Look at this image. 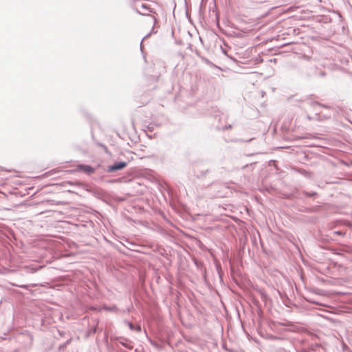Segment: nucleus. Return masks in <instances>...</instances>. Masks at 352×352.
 <instances>
[{
    "instance_id": "f257e3e1",
    "label": "nucleus",
    "mask_w": 352,
    "mask_h": 352,
    "mask_svg": "<svg viewBox=\"0 0 352 352\" xmlns=\"http://www.w3.org/2000/svg\"><path fill=\"white\" fill-rule=\"evenodd\" d=\"M126 166V162H119V163H117V164L111 166V167H109V170L115 171L117 170H120V169L125 168Z\"/></svg>"
},
{
    "instance_id": "f03ea898",
    "label": "nucleus",
    "mask_w": 352,
    "mask_h": 352,
    "mask_svg": "<svg viewBox=\"0 0 352 352\" xmlns=\"http://www.w3.org/2000/svg\"><path fill=\"white\" fill-rule=\"evenodd\" d=\"M78 168L88 174H91L94 172V168L88 165H80L78 166Z\"/></svg>"
},
{
    "instance_id": "7ed1b4c3",
    "label": "nucleus",
    "mask_w": 352,
    "mask_h": 352,
    "mask_svg": "<svg viewBox=\"0 0 352 352\" xmlns=\"http://www.w3.org/2000/svg\"><path fill=\"white\" fill-rule=\"evenodd\" d=\"M141 8L144 10H148V11H150L149 10V8L148 7V6L146 4V3H142L141 5Z\"/></svg>"
},
{
    "instance_id": "20e7f679",
    "label": "nucleus",
    "mask_w": 352,
    "mask_h": 352,
    "mask_svg": "<svg viewBox=\"0 0 352 352\" xmlns=\"http://www.w3.org/2000/svg\"><path fill=\"white\" fill-rule=\"evenodd\" d=\"M152 20H153V25H155L156 23V21H157V19L155 18V17H152Z\"/></svg>"
},
{
    "instance_id": "39448f33",
    "label": "nucleus",
    "mask_w": 352,
    "mask_h": 352,
    "mask_svg": "<svg viewBox=\"0 0 352 352\" xmlns=\"http://www.w3.org/2000/svg\"><path fill=\"white\" fill-rule=\"evenodd\" d=\"M284 44L290 45V44H295V43H294V42H287V43H285Z\"/></svg>"
},
{
    "instance_id": "423d86ee",
    "label": "nucleus",
    "mask_w": 352,
    "mask_h": 352,
    "mask_svg": "<svg viewBox=\"0 0 352 352\" xmlns=\"http://www.w3.org/2000/svg\"><path fill=\"white\" fill-rule=\"evenodd\" d=\"M146 37V36H145L144 38H143L140 41V44H143L144 40V38H145Z\"/></svg>"
},
{
    "instance_id": "0eeeda50",
    "label": "nucleus",
    "mask_w": 352,
    "mask_h": 352,
    "mask_svg": "<svg viewBox=\"0 0 352 352\" xmlns=\"http://www.w3.org/2000/svg\"><path fill=\"white\" fill-rule=\"evenodd\" d=\"M138 12H139L140 14H141V12H139V11H138ZM142 14H143V15H146V14H147L146 12H142Z\"/></svg>"
},
{
    "instance_id": "6e6552de",
    "label": "nucleus",
    "mask_w": 352,
    "mask_h": 352,
    "mask_svg": "<svg viewBox=\"0 0 352 352\" xmlns=\"http://www.w3.org/2000/svg\"><path fill=\"white\" fill-rule=\"evenodd\" d=\"M129 326H130V328H131V329H132V328H133V326H132V324H129Z\"/></svg>"
}]
</instances>
